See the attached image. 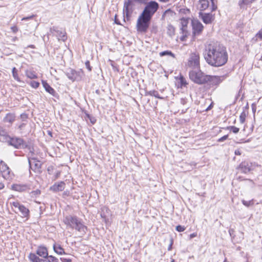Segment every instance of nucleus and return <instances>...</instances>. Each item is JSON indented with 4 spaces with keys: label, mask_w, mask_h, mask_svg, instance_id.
Returning a JSON list of instances; mask_svg holds the SVG:
<instances>
[{
    "label": "nucleus",
    "mask_w": 262,
    "mask_h": 262,
    "mask_svg": "<svg viewBox=\"0 0 262 262\" xmlns=\"http://www.w3.org/2000/svg\"><path fill=\"white\" fill-rule=\"evenodd\" d=\"M160 1L161 2L166 3V2H168L169 0H160Z\"/></svg>",
    "instance_id": "052dcab7"
},
{
    "label": "nucleus",
    "mask_w": 262,
    "mask_h": 262,
    "mask_svg": "<svg viewBox=\"0 0 262 262\" xmlns=\"http://www.w3.org/2000/svg\"><path fill=\"white\" fill-rule=\"evenodd\" d=\"M66 187V184L63 181H60L55 183L54 185L50 187V190L53 192H57L62 191Z\"/></svg>",
    "instance_id": "ddd939ff"
},
{
    "label": "nucleus",
    "mask_w": 262,
    "mask_h": 262,
    "mask_svg": "<svg viewBox=\"0 0 262 262\" xmlns=\"http://www.w3.org/2000/svg\"><path fill=\"white\" fill-rule=\"evenodd\" d=\"M33 17V15H31V16H30L28 17H24L22 18V20H26L30 19L32 18Z\"/></svg>",
    "instance_id": "09e8293b"
},
{
    "label": "nucleus",
    "mask_w": 262,
    "mask_h": 262,
    "mask_svg": "<svg viewBox=\"0 0 262 262\" xmlns=\"http://www.w3.org/2000/svg\"><path fill=\"white\" fill-rule=\"evenodd\" d=\"M85 66L89 72L91 71L92 67H91L90 62L89 61H86L85 62Z\"/></svg>",
    "instance_id": "58836bf2"
},
{
    "label": "nucleus",
    "mask_w": 262,
    "mask_h": 262,
    "mask_svg": "<svg viewBox=\"0 0 262 262\" xmlns=\"http://www.w3.org/2000/svg\"><path fill=\"white\" fill-rule=\"evenodd\" d=\"M253 164L252 163H249L246 161L242 162L239 165V168L241 169L243 172L247 173L253 170Z\"/></svg>",
    "instance_id": "4468645a"
},
{
    "label": "nucleus",
    "mask_w": 262,
    "mask_h": 262,
    "mask_svg": "<svg viewBox=\"0 0 262 262\" xmlns=\"http://www.w3.org/2000/svg\"><path fill=\"white\" fill-rule=\"evenodd\" d=\"M175 29L171 25H168L167 27V33L170 36H172L174 35Z\"/></svg>",
    "instance_id": "bb28decb"
},
{
    "label": "nucleus",
    "mask_w": 262,
    "mask_h": 262,
    "mask_svg": "<svg viewBox=\"0 0 262 262\" xmlns=\"http://www.w3.org/2000/svg\"><path fill=\"white\" fill-rule=\"evenodd\" d=\"M49 135H51V133L50 132H49Z\"/></svg>",
    "instance_id": "69168bd1"
},
{
    "label": "nucleus",
    "mask_w": 262,
    "mask_h": 262,
    "mask_svg": "<svg viewBox=\"0 0 262 262\" xmlns=\"http://www.w3.org/2000/svg\"><path fill=\"white\" fill-rule=\"evenodd\" d=\"M30 85L32 88L36 89L39 86V83L37 81H32L30 82Z\"/></svg>",
    "instance_id": "f704fd0d"
},
{
    "label": "nucleus",
    "mask_w": 262,
    "mask_h": 262,
    "mask_svg": "<svg viewBox=\"0 0 262 262\" xmlns=\"http://www.w3.org/2000/svg\"><path fill=\"white\" fill-rule=\"evenodd\" d=\"M187 31H185L184 32V33H183V35L181 37V40H182V41H184L185 40V38L187 36Z\"/></svg>",
    "instance_id": "a18cd8bd"
},
{
    "label": "nucleus",
    "mask_w": 262,
    "mask_h": 262,
    "mask_svg": "<svg viewBox=\"0 0 262 262\" xmlns=\"http://www.w3.org/2000/svg\"><path fill=\"white\" fill-rule=\"evenodd\" d=\"M254 0H240L238 2V5L241 8H242L244 5H247L252 3Z\"/></svg>",
    "instance_id": "c756f323"
},
{
    "label": "nucleus",
    "mask_w": 262,
    "mask_h": 262,
    "mask_svg": "<svg viewBox=\"0 0 262 262\" xmlns=\"http://www.w3.org/2000/svg\"><path fill=\"white\" fill-rule=\"evenodd\" d=\"M29 259L32 262H44L45 260L39 258L34 253H30L29 256Z\"/></svg>",
    "instance_id": "5701e85b"
},
{
    "label": "nucleus",
    "mask_w": 262,
    "mask_h": 262,
    "mask_svg": "<svg viewBox=\"0 0 262 262\" xmlns=\"http://www.w3.org/2000/svg\"><path fill=\"white\" fill-rule=\"evenodd\" d=\"M134 0H127L125 2L124 4L123 13L125 14L127 17H129L130 13L133 11V7H134Z\"/></svg>",
    "instance_id": "9b49d317"
},
{
    "label": "nucleus",
    "mask_w": 262,
    "mask_h": 262,
    "mask_svg": "<svg viewBox=\"0 0 262 262\" xmlns=\"http://www.w3.org/2000/svg\"><path fill=\"white\" fill-rule=\"evenodd\" d=\"M228 128L230 129L231 131L235 134L237 133L239 131V128L235 126H230L228 127Z\"/></svg>",
    "instance_id": "c9c22d12"
},
{
    "label": "nucleus",
    "mask_w": 262,
    "mask_h": 262,
    "mask_svg": "<svg viewBox=\"0 0 262 262\" xmlns=\"http://www.w3.org/2000/svg\"><path fill=\"white\" fill-rule=\"evenodd\" d=\"M85 119L88 122L90 121L93 124H94L96 121L94 116H86Z\"/></svg>",
    "instance_id": "473e14b6"
},
{
    "label": "nucleus",
    "mask_w": 262,
    "mask_h": 262,
    "mask_svg": "<svg viewBox=\"0 0 262 262\" xmlns=\"http://www.w3.org/2000/svg\"><path fill=\"white\" fill-rule=\"evenodd\" d=\"M36 253L39 256L43 258H47L48 255V250L44 246L39 247L36 251Z\"/></svg>",
    "instance_id": "dca6fc26"
},
{
    "label": "nucleus",
    "mask_w": 262,
    "mask_h": 262,
    "mask_svg": "<svg viewBox=\"0 0 262 262\" xmlns=\"http://www.w3.org/2000/svg\"><path fill=\"white\" fill-rule=\"evenodd\" d=\"M26 76L30 79H36L37 76L35 72L32 71H26Z\"/></svg>",
    "instance_id": "cd10ccee"
},
{
    "label": "nucleus",
    "mask_w": 262,
    "mask_h": 262,
    "mask_svg": "<svg viewBox=\"0 0 262 262\" xmlns=\"http://www.w3.org/2000/svg\"><path fill=\"white\" fill-rule=\"evenodd\" d=\"M60 259L63 262H71V260L69 259H66V258H61Z\"/></svg>",
    "instance_id": "3c124183"
},
{
    "label": "nucleus",
    "mask_w": 262,
    "mask_h": 262,
    "mask_svg": "<svg viewBox=\"0 0 262 262\" xmlns=\"http://www.w3.org/2000/svg\"><path fill=\"white\" fill-rule=\"evenodd\" d=\"M200 10L203 11L208 8L209 2L208 0H200L199 1Z\"/></svg>",
    "instance_id": "412c9836"
},
{
    "label": "nucleus",
    "mask_w": 262,
    "mask_h": 262,
    "mask_svg": "<svg viewBox=\"0 0 262 262\" xmlns=\"http://www.w3.org/2000/svg\"><path fill=\"white\" fill-rule=\"evenodd\" d=\"M11 189L14 191L23 192L29 189V186L27 184H15L11 186Z\"/></svg>",
    "instance_id": "2eb2a0df"
},
{
    "label": "nucleus",
    "mask_w": 262,
    "mask_h": 262,
    "mask_svg": "<svg viewBox=\"0 0 262 262\" xmlns=\"http://www.w3.org/2000/svg\"><path fill=\"white\" fill-rule=\"evenodd\" d=\"M101 217H102V218H104V219H105V216H104V215H103L102 214H101Z\"/></svg>",
    "instance_id": "0e129e2a"
},
{
    "label": "nucleus",
    "mask_w": 262,
    "mask_h": 262,
    "mask_svg": "<svg viewBox=\"0 0 262 262\" xmlns=\"http://www.w3.org/2000/svg\"><path fill=\"white\" fill-rule=\"evenodd\" d=\"M203 22L206 24H210L212 20V15L210 13H200Z\"/></svg>",
    "instance_id": "a211bd4d"
},
{
    "label": "nucleus",
    "mask_w": 262,
    "mask_h": 262,
    "mask_svg": "<svg viewBox=\"0 0 262 262\" xmlns=\"http://www.w3.org/2000/svg\"><path fill=\"white\" fill-rule=\"evenodd\" d=\"M145 4L142 12L137 19L136 25L137 31L141 33L147 32L152 17L159 8V4L156 1H151Z\"/></svg>",
    "instance_id": "f03ea898"
},
{
    "label": "nucleus",
    "mask_w": 262,
    "mask_h": 262,
    "mask_svg": "<svg viewBox=\"0 0 262 262\" xmlns=\"http://www.w3.org/2000/svg\"><path fill=\"white\" fill-rule=\"evenodd\" d=\"M204 56L207 63L214 67L225 65L228 59L226 48L217 42H211L205 46Z\"/></svg>",
    "instance_id": "f257e3e1"
},
{
    "label": "nucleus",
    "mask_w": 262,
    "mask_h": 262,
    "mask_svg": "<svg viewBox=\"0 0 262 262\" xmlns=\"http://www.w3.org/2000/svg\"><path fill=\"white\" fill-rule=\"evenodd\" d=\"M47 258H48V262H59L58 258L52 255H48Z\"/></svg>",
    "instance_id": "72a5a7b5"
},
{
    "label": "nucleus",
    "mask_w": 262,
    "mask_h": 262,
    "mask_svg": "<svg viewBox=\"0 0 262 262\" xmlns=\"http://www.w3.org/2000/svg\"><path fill=\"white\" fill-rule=\"evenodd\" d=\"M4 188V184L2 183H0V190L3 189Z\"/></svg>",
    "instance_id": "4d7b16f0"
},
{
    "label": "nucleus",
    "mask_w": 262,
    "mask_h": 262,
    "mask_svg": "<svg viewBox=\"0 0 262 262\" xmlns=\"http://www.w3.org/2000/svg\"><path fill=\"white\" fill-rule=\"evenodd\" d=\"M11 30L13 33H16L18 31V28L16 26L11 27Z\"/></svg>",
    "instance_id": "79ce46f5"
},
{
    "label": "nucleus",
    "mask_w": 262,
    "mask_h": 262,
    "mask_svg": "<svg viewBox=\"0 0 262 262\" xmlns=\"http://www.w3.org/2000/svg\"><path fill=\"white\" fill-rule=\"evenodd\" d=\"M10 137L9 136L7 132L0 127V140L2 142H7Z\"/></svg>",
    "instance_id": "6ab92c4d"
},
{
    "label": "nucleus",
    "mask_w": 262,
    "mask_h": 262,
    "mask_svg": "<svg viewBox=\"0 0 262 262\" xmlns=\"http://www.w3.org/2000/svg\"><path fill=\"white\" fill-rule=\"evenodd\" d=\"M19 211L21 212L22 217H26L27 219L29 217L30 211L25 206L21 207Z\"/></svg>",
    "instance_id": "393cba45"
},
{
    "label": "nucleus",
    "mask_w": 262,
    "mask_h": 262,
    "mask_svg": "<svg viewBox=\"0 0 262 262\" xmlns=\"http://www.w3.org/2000/svg\"><path fill=\"white\" fill-rule=\"evenodd\" d=\"M245 116H239L240 121L242 123H243L245 121Z\"/></svg>",
    "instance_id": "8fccbe9b"
},
{
    "label": "nucleus",
    "mask_w": 262,
    "mask_h": 262,
    "mask_svg": "<svg viewBox=\"0 0 262 262\" xmlns=\"http://www.w3.org/2000/svg\"><path fill=\"white\" fill-rule=\"evenodd\" d=\"M66 74L68 78L72 81H74L77 79V73L73 69H68L66 72Z\"/></svg>",
    "instance_id": "f3484780"
},
{
    "label": "nucleus",
    "mask_w": 262,
    "mask_h": 262,
    "mask_svg": "<svg viewBox=\"0 0 262 262\" xmlns=\"http://www.w3.org/2000/svg\"><path fill=\"white\" fill-rule=\"evenodd\" d=\"M185 229V228L184 226L178 225L176 227V230L178 232H182L184 231Z\"/></svg>",
    "instance_id": "e433bc0d"
},
{
    "label": "nucleus",
    "mask_w": 262,
    "mask_h": 262,
    "mask_svg": "<svg viewBox=\"0 0 262 262\" xmlns=\"http://www.w3.org/2000/svg\"><path fill=\"white\" fill-rule=\"evenodd\" d=\"M198 71L193 70L189 72L190 79L194 83L198 84H203L206 83L207 75L199 69Z\"/></svg>",
    "instance_id": "7ed1b4c3"
},
{
    "label": "nucleus",
    "mask_w": 262,
    "mask_h": 262,
    "mask_svg": "<svg viewBox=\"0 0 262 262\" xmlns=\"http://www.w3.org/2000/svg\"><path fill=\"white\" fill-rule=\"evenodd\" d=\"M252 112H253V113L254 114L255 113V112H256V107L255 105H254L253 104H252Z\"/></svg>",
    "instance_id": "5fc2aeb1"
},
{
    "label": "nucleus",
    "mask_w": 262,
    "mask_h": 262,
    "mask_svg": "<svg viewBox=\"0 0 262 262\" xmlns=\"http://www.w3.org/2000/svg\"><path fill=\"white\" fill-rule=\"evenodd\" d=\"M190 236L191 238H192V237H195L196 236V234L194 233H192V234H191Z\"/></svg>",
    "instance_id": "bf43d9fd"
},
{
    "label": "nucleus",
    "mask_w": 262,
    "mask_h": 262,
    "mask_svg": "<svg viewBox=\"0 0 262 262\" xmlns=\"http://www.w3.org/2000/svg\"><path fill=\"white\" fill-rule=\"evenodd\" d=\"M210 1L211 2V4H212L211 11H215L217 9V6L215 5L214 0H210Z\"/></svg>",
    "instance_id": "ea45409f"
},
{
    "label": "nucleus",
    "mask_w": 262,
    "mask_h": 262,
    "mask_svg": "<svg viewBox=\"0 0 262 262\" xmlns=\"http://www.w3.org/2000/svg\"><path fill=\"white\" fill-rule=\"evenodd\" d=\"M69 193V192L68 191H64L63 193H62V195L63 196H64L66 195H68Z\"/></svg>",
    "instance_id": "6e6d98bb"
},
{
    "label": "nucleus",
    "mask_w": 262,
    "mask_h": 262,
    "mask_svg": "<svg viewBox=\"0 0 262 262\" xmlns=\"http://www.w3.org/2000/svg\"><path fill=\"white\" fill-rule=\"evenodd\" d=\"M54 251L58 254L61 255L64 253V249L59 244H55L53 245Z\"/></svg>",
    "instance_id": "b1692460"
},
{
    "label": "nucleus",
    "mask_w": 262,
    "mask_h": 262,
    "mask_svg": "<svg viewBox=\"0 0 262 262\" xmlns=\"http://www.w3.org/2000/svg\"><path fill=\"white\" fill-rule=\"evenodd\" d=\"M0 171L3 177L6 180H10L13 176V173L7 164L3 161L0 162Z\"/></svg>",
    "instance_id": "423d86ee"
},
{
    "label": "nucleus",
    "mask_w": 262,
    "mask_h": 262,
    "mask_svg": "<svg viewBox=\"0 0 262 262\" xmlns=\"http://www.w3.org/2000/svg\"><path fill=\"white\" fill-rule=\"evenodd\" d=\"M28 162L30 169L35 172L40 171L41 164L39 161L37 160V159L35 158H28Z\"/></svg>",
    "instance_id": "1a4fd4ad"
},
{
    "label": "nucleus",
    "mask_w": 262,
    "mask_h": 262,
    "mask_svg": "<svg viewBox=\"0 0 262 262\" xmlns=\"http://www.w3.org/2000/svg\"><path fill=\"white\" fill-rule=\"evenodd\" d=\"M211 106V105H210V106H208V107L206 109V111H207V110H209V109L210 108Z\"/></svg>",
    "instance_id": "680f3d73"
},
{
    "label": "nucleus",
    "mask_w": 262,
    "mask_h": 262,
    "mask_svg": "<svg viewBox=\"0 0 262 262\" xmlns=\"http://www.w3.org/2000/svg\"><path fill=\"white\" fill-rule=\"evenodd\" d=\"M226 78L225 75L221 76L207 75L206 83H208L210 85H218Z\"/></svg>",
    "instance_id": "0eeeda50"
},
{
    "label": "nucleus",
    "mask_w": 262,
    "mask_h": 262,
    "mask_svg": "<svg viewBox=\"0 0 262 262\" xmlns=\"http://www.w3.org/2000/svg\"><path fill=\"white\" fill-rule=\"evenodd\" d=\"M234 153H235V155H241V151H239V150H238V149L235 150Z\"/></svg>",
    "instance_id": "864d4df0"
},
{
    "label": "nucleus",
    "mask_w": 262,
    "mask_h": 262,
    "mask_svg": "<svg viewBox=\"0 0 262 262\" xmlns=\"http://www.w3.org/2000/svg\"><path fill=\"white\" fill-rule=\"evenodd\" d=\"M169 11V10H168L165 11V12H164V14L163 15V17L164 16V15H165V13H167L168 11Z\"/></svg>",
    "instance_id": "e2e57ef3"
},
{
    "label": "nucleus",
    "mask_w": 262,
    "mask_h": 262,
    "mask_svg": "<svg viewBox=\"0 0 262 262\" xmlns=\"http://www.w3.org/2000/svg\"><path fill=\"white\" fill-rule=\"evenodd\" d=\"M42 84L43 88L47 92L52 95H54V93H55L54 90L50 86V85L47 82V81L42 80Z\"/></svg>",
    "instance_id": "aec40b11"
},
{
    "label": "nucleus",
    "mask_w": 262,
    "mask_h": 262,
    "mask_svg": "<svg viewBox=\"0 0 262 262\" xmlns=\"http://www.w3.org/2000/svg\"><path fill=\"white\" fill-rule=\"evenodd\" d=\"M12 73L13 77L14 78V79L17 80V81H20V79L18 77V74L17 73V70L15 67L12 69Z\"/></svg>",
    "instance_id": "2f4dec72"
},
{
    "label": "nucleus",
    "mask_w": 262,
    "mask_h": 262,
    "mask_svg": "<svg viewBox=\"0 0 262 262\" xmlns=\"http://www.w3.org/2000/svg\"><path fill=\"white\" fill-rule=\"evenodd\" d=\"M188 66L193 69H200V56L198 53L190 54L188 61Z\"/></svg>",
    "instance_id": "20e7f679"
},
{
    "label": "nucleus",
    "mask_w": 262,
    "mask_h": 262,
    "mask_svg": "<svg viewBox=\"0 0 262 262\" xmlns=\"http://www.w3.org/2000/svg\"><path fill=\"white\" fill-rule=\"evenodd\" d=\"M242 203L243 204L247 206V207H249V206H250L252 204V201H246L245 200H242Z\"/></svg>",
    "instance_id": "4c0bfd02"
},
{
    "label": "nucleus",
    "mask_w": 262,
    "mask_h": 262,
    "mask_svg": "<svg viewBox=\"0 0 262 262\" xmlns=\"http://www.w3.org/2000/svg\"><path fill=\"white\" fill-rule=\"evenodd\" d=\"M256 36L262 39V31H259V32L256 34Z\"/></svg>",
    "instance_id": "de8ad7c7"
},
{
    "label": "nucleus",
    "mask_w": 262,
    "mask_h": 262,
    "mask_svg": "<svg viewBox=\"0 0 262 262\" xmlns=\"http://www.w3.org/2000/svg\"><path fill=\"white\" fill-rule=\"evenodd\" d=\"M51 32L56 36L58 40L64 41L67 39L66 32L63 30H59L57 28L53 27L50 29Z\"/></svg>",
    "instance_id": "6e6552de"
},
{
    "label": "nucleus",
    "mask_w": 262,
    "mask_h": 262,
    "mask_svg": "<svg viewBox=\"0 0 262 262\" xmlns=\"http://www.w3.org/2000/svg\"><path fill=\"white\" fill-rule=\"evenodd\" d=\"M6 115H11V114L10 113H7Z\"/></svg>",
    "instance_id": "338daca9"
},
{
    "label": "nucleus",
    "mask_w": 262,
    "mask_h": 262,
    "mask_svg": "<svg viewBox=\"0 0 262 262\" xmlns=\"http://www.w3.org/2000/svg\"><path fill=\"white\" fill-rule=\"evenodd\" d=\"M228 135H225L223 137L219 138L217 140V141L219 142H223L224 141L226 140L228 138Z\"/></svg>",
    "instance_id": "a19ab883"
},
{
    "label": "nucleus",
    "mask_w": 262,
    "mask_h": 262,
    "mask_svg": "<svg viewBox=\"0 0 262 262\" xmlns=\"http://www.w3.org/2000/svg\"><path fill=\"white\" fill-rule=\"evenodd\" d=\"M10 204L15 208H17L19 211L21 208V207L24 206L23 205L20 204L18 201L10 203Z\"/></svg>",
    "instance_id": "7c9ffc66"
},
{
    "label": "nucleus",
    "mask_w": 262,
    "mask_h": 262,
    "mask_svg": "<svg viewBox=\"0 0 262 262\" xmlns=\"http://www.w3.org/2000/svg\"><path fill=\"white\" fill-rule=\"evenodd\" d=\"M188 23V20L186 18H182L181 19L180 24L181 25V30L182 33H184L185 31H187L186 28Z\"/></svg>",
    "instance_id": "4be33fe9"
},
{
    "label": "nucleus",
    "mask_w": 262,
    "mask_h": 262,
    "mask_svg": "<svg viewBox=\"0 0 262 262\" xmlns=\"http://www.w3.org/2000/svg\"><path fill=\"white\" fill-rule=\"evenodd\" d=\"M192 26L193 35H200L204 28L203 25L198 20H193L192 21Z\"/></svg>",
    "instance_id": "f8f14e48"
},
{
    "label": "nucleus",
    "mask_w": 262,
    "mask_h": 262,
    "mask_svg": "<svg viewBox=\"0 0 262 262\" xmlns=\"http://www.w3.org/2000/svg\"><path fill=\"white\" fill-rule=\"evenodd\" d=\"M159 55L161 57L166 56V55H169L171 56L173 58H175V55L173 53H172L170 51H164L163 52H161L159 53Z\"/></svg>",
    "instance_id": "c85d7f7f"
},
{
    "label": "nucleus",
    "mask_w": 262,
    "mask_h": 262,
    "mask_svg": "<svg viewBox=\"0 0 262 262\" xmlns=\"http://www.w3.org/2000/svg\"><path fill=\"white\" fill-rule=\"evenodd\" d=\"M172 244H173V240H172V239H170V243L168 247V251H170L171 250Z\"/></svg>",
    "instance_id": "49530a36"
},
{
    "label": "nucleus",
    "mask_w": 262,
    "mask_h": 262,
    "mask_svg": "<svg viewBox=\"0 0 262 262\" xmlns=\"http://www.w3.org/2000/svg\"><path fill=\"white\" fill-rule=\"evenodd\" d=\"M12 116H6V117L4 119L5 121H9L12 122L13 120H12L10 118H9V117H11Z\"/></svg>",
    "instance_id": "c03bdc74"
},
{
    "label": "nucleus",
    "mask_w": 262,
    "mask_h": 262,
    "mask_svg": "<svg viewBox=\"0 0 262 262\" xmlns=\"http://www.w3.org/2000/svg\"><path fill=\"white\" fill-rule=\"evenodd\" d=\"M135 2H137L140 4H146L148 0H134Z\"/></svg>",
    "instance_id": "37998d69"
},
{
    "label": "nucleus",
    "mask_w": 262,
    "mask_h": 262,
    "mask_svg": "<svg viewBox=\"0 0 262 262\" xmlns=\"http://www.w3.org/2000/svg\"><path fill=\"white\" fill-rule=\"evenodd\" d=\"M233 231H234L233 229H229V233L230 235H231V234L233 232Z\"/></svg>",
    "instance_id": "13d9d810"
},
{
    "label": "nucleus",
    "mask_w": 262,
    "mask_h": 262,
    "mask_svg": "<svg viewBox=\"0 0 262 262\" xmlns=\"http://www.w3.org/2000/svg\"><path fill=\"white\" fill-rule=\"evenodd\" d=\"M84 113H85V115H89L88 114L86 113L85 112Z\"/></svg>",
    "instance_id": "774afa93"
},
{
    "label": "nucleus",
    "mask_w": 262,
    "mask_h": 262,
    "mask_svg": "<svg viewBox=\"0 0 262 262\" xmlns=\"http://www.w3.org/2000/svg\"><path fill=\"white\" fill-rule=\"evenodd\" d=\"M7 142L8 143L9 145L17 149L25 148L27 146L23 139L18 137H10Z\"/></svg>",
    "instance_id": "39448f33"
},
{
    "label": "nucleus",
    "mask_w": 262,
    "mask_h": 262,
    "mask_svg": "<svg viewBox=\"0 0 262 262\" xmlns=\"http://www.w3.org/2000/svg\"><path fill=\"white\" fill-rule=\"evenodd\" d=\"M147 95H150L151 96H154L156 98L160 99H163L164 97H161L158 93V91L154 90V91H150L148 92H147Z\"/></svg>",
    "instance_id": "a878e982"
},
{
    "label": "nucleus",
    "mask_w": 262,
    "mask_h": 262,
    "mask_svg": "<svg viewBox=\"0 0 262 262\" xmlns=\"http://www.w3.org/2000/svg\"><path fill=\"white\" fill-rule=\"evenodd\" d=\"M69 225L73 228L78 231H80L82 228V224L79 221L77 217L75 216H70L67 218Z\"/></svg>",
    "instance_id": "9d476101"
},
{
    "label": "nucleus",
    "mask_w": 262,
    "mask_h": 262,
    "mask_svg": "<svg viewBox=\"0 0 262 262\" xmlns=\"http://www.w3.org/2000/svg\"><path fill=\"white\" fill-rule=\"evenodd\" d=\"M115 23L117 25H121L120 21L117 18V16L116 15L115 17Z\"/></svg>",
    "instance_id": "603ef678"
}]
</instances>
